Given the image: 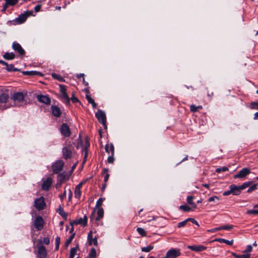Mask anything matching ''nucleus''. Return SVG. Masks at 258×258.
I'll use <instances>...</instances> for the list:
<instances>
[{
	"mask_svg": "<svg viewBox=\"0 0 258 258\" xmlns=\"http://www.w3.org/2000/svg\"><path fill=\"white\" fill-rule=\"evenodd\" d=\"M62 157L65 160L70 159L76 154L74 144L71 141H66L62 149Z\"/></svg>",
	"mask_w": 258,
	"mask_h": 258,
	"instance_id": "obj_1",
	"label": "nucleus"
},
{
	"mask_svg": "<svg viewBox=\"0 0 258 258\" xmlns=\"http://www.w3.org/2000/svg\"><path fill=\"white\" fill-rule=\"evenodd\" d=\"M95 116L98 121L104 126L105 128H106V117L104 112L100 109H98L95 113Z\"/></svg>",
	"mask_w": 258,
	"mask_h": 258,
	"instance_id": "obj_2",
	"label": "nucleus"
},
{
	"mask_svg": "<svg viewBox=\"0 0 258 258\" xmlns=\"http://www.w3.org/2000/svg\"><path fill=\"white\" fill-rule=\"evenodd\" d=\"M87 221L88 218L86 215H85L83 218H80L78 219L70 222V224L72 225V228L70 232H72L74 231V225H81L84 227L86 226L87 224Z\"/></svg>",
	"mask_w": 258,
	"mask_h": 258,
	"instance_id": "obj_3",
	"label": "nucleus"
},
{
	"mask_svg": "<svg viewBox=\"0 0 258 258\" xmlns=\"http://www.w3.org/2000/svg\"><path fill=\"white\" fill-rule=\"evenodd\" d=\"M64 162L62 160L56 161L52 166L53 173L58 174L62 170Z\"/></svg>",
	"mask_w": 258,
	"mask_h": 258,
	"instance_id": "obj_4",
	"label": "nucleus"
},
{
	"mask_svg": "<svg viewBox=\"0 0 258 258\" xmlns=\"http://www.w3.org/2000/svg\"><path fill=\"white\" fill-rule=\"evenodd\" d=\"M38 252L37 257L38 258H45L47 255L46 248L42 244L41 240L38 241Z\"/></svg>",
	"mask_w": 258,
	"mask_h": 258,
	"instance_id": "obj_5",
	"label": "nucleus"
},
{
	"mask_svg": "<svg viewBox=\"0 0 258 258\" xmlns=\"http://www.w3.org/2000/svg\"><path fill=\"white\" fill-rule=\"evenodd\" d=\"M59 130L61 134L64 137H69L71 136V130L69 126L67 123H63L61 125Z\"/></svg>",
	"mask_w": 258,
	"mask_h": 258,
	"instance_id": "obj_6",
	"label": "nucleus"
},
{
	"mask_svg": "<svg viewBox=\"0 0 258 258\" xmlns=\"http://www.w3.org/2000/svg\"><path fill=\"white\" fill-rule=\"evenodd\" d=\"M45 205L44 198L42 197L36 199L34 201V206L36 209L39 211L43 210Z\"/></svg>",
	"mask_w": 258,
	"mask_h": 258,
	"instance_id": "obj_7",
	"label": "nucleus"
},
{
	"mask_svg": "<svg viewBox=\"0 0 258 258\" xmlns=\"http://www.w3.org/2000/svg\"><path fill=\"white\" fill-rule=\"evenodd\" d=\"M180 255V250L178 249H171L167 251L165 256L162 258H176Z\"/></svg>",
	"mask_w": 258,
	"mask_h": 258,
	"instance_id": "obj_8",
	"label": "nucleus"
},
{
	"mask_svg": "<svg viewBox=\"0 0 258 258\" xmlns=\"http://www.w3.org/2000/svg\"><path fill=\"white\" fill-rule=\"evenodd\" d=\"M44 222L43 218L40 216H37L35 219L34 225L38 231H40L43 228Z\"/></svg>",
	"mask_w": 258,
	"mask_h": 258,
	"instance_id": "obj_9",
	"label": "nucleus"
},
{
	"mask_svg": "<svg viewBox=\"0 0 258 258\" xmlns=\"http://www.w3.org/2000/svg\"><path fill=\"white\" fill-rule=\"evenodd\" d=\"M250 173V170L248 168H244L240 170L238 173L233 176V178H242L245 177L247 175Z\"/></svg>",
	"mask_w": 258,
	"mask_h": 258,
	"instance_id": "obj_10",
	"label": "nucleus"
},
{
	"mask_svg": "<svg viewBox=\"0 0 258 258\" xmlns=\"http://www.w3.org/2000/svg\"><path fill=\"white\" fill-rule=\"evenodd\" d=\"M31 12H27L25 13L21 14L14 20L16 24H20L24 23L27 19V17L30 15Z\"/></svg>",
	"mask_w": 258,
	"mask_h": 258,
	"instance_id": "obj_11",
	"label": "nucleus"
},
{
	"mask_svg": "<svg viewBox=\"0 0 258 258\" xmlns=\"http://www.w3.org/2000/svg\"><path fill=\"white\" fill-rule=\"evenodd\" d=\"M13 49L17 52L20 55H24L25 54V50L23 49L21 45L17 42H14L12 45Z\"/></svg>",
	"mask_w": 258,
	"mask_h": 258,
	"instance_id": "obj_12",
	"label": "nucleus"
},
{
	"mask_svg": "<svg viewBox=\"0 0 258 258\" xmlns=\"http://www.w3.org/2000/svg\"><path fill=\"white\" fill-rule=\"evenodd\" d=\"M37 98L39 102L46 105H49L50 104V98L47 95H38L37 96Z\"/></svg>",
	"mask_w": 258,
	"mask_h": 258,
	"instance_id": "obj_13",
	"label": "nucleus"
},
{
	"mask_svg": "<svg viewBox=\"0 0 258 258\" xmlns=\"http://www.w3.org/2000/svg\"><path fill=\"white\" fill-rule=\"evenodd\" d=\"M52 183V179L51 177H47L46 179L43 181L41 188L43 190L47 191L49 189Z\"/></svg>",
	"mask_w": 258,
	"mask_h": 258,
	"instance_id": "obj_14",
	"label": "nucleus"
},
{
	"mask_svg": "<svg viewBox=\"0 0 258 258\" xmlns=\"http://www.w3.org/2000/svg\"><path fill=\"white\" fill-rule=\"evenodd\" d=\"M12 98L15 102H22L24 101V96L22 92H17L14 93Z\"/></svg>",
	"mask_w": 258,
	"mask_h": 258,
	"instance_id": "obj_15",
	"label": "nucleus"
},
{
	"mask_svg": "<svg viewBox=\"0 0 258 258\" xmlns=\"http://www.w3.org/2000/svg\"><path fill=\"white\" fill-rule=\"evenodd\" d=\"M92 235H93V232H92V231H90L89 232V233L88 234V236H87L88 244H89V245H90V246L92 245V244H94V245L97 246L98 244L97 239L96 237L93 238Z\"/></svg>",
	"mask_w": 258,
	"mask_h": 258,
	"instance_id": "obj_16",
	"label": "nucleus"
},
{
	"mask_svg": "<svg viewBox=\"0 0 258 258\" xmlns=\"http://www.w3.org/2000/svg\"><path fill=\"white\" fill-rule=\"evenodd\" d=\"M187 248L191 250L200 252L206 249L207 247L203 245H188Z\"/></svg>",
	"mask_w": 258,
	"mask_h": 258,
	"instance_id": "obj_17",
	"label": "nucleus"
},
{
	"mask_svg": "<svg viewBox=\"0 0 258 258\" xmlns=\"http://www.w3.org/2000/svg\"><path fill=\"white\" fill-rule=\"evenodd\" d=\"M51 112H52V114L56 117H59L60 116L61 114V110H60V109L55 106V105H52L51 106Z\"/></svg>",
	"mask_w": 258,
	"mask_h": 258,
	"instance_id": "obj_18",
	"label": "nucleus"
},
{
	"mask_svg": "<svg viewBox=\"0 0 258 258\" xmlns=\"http://www.w3.org/2000/svg\"><path fill=\"white\" fill-rule=\"evenodd\" d=\"M10 97L8 91L0 94V103H6L9 100Z\"/></svg>",
	"mask_w": 258,
	"mask_h": 258,
	"instance_id": "obj_19",
	"label": "nucleus"
},
{
	"mask_svg": "<svg viewBox=\"0 0 258 258\" xmlns=\"http://www.w3.org/2000/svg\"><path fill=\"white\" fill-rule=\"evenodd\" d=\"M83 184V182H80L75 187L74 194H75V197L77 199H79L81 197V187H82Z\"/></svg>",
	"mask_w": 258,
	"mask_h": 258,
	"instance_id": "obj_20",
	"label": "nucleus"
},
{
	"mask_svg": "<svg viewBox=\"0 0 258 258\" xmlns=\"http://www.w3.org/2000/svg\"><path fill=\"white\" fill-rule=\"evenodd\" d=\"M111 154L107 158V162L108 163L112 164L114 161V147L112 143H111L110 146Z\"/></svg>",
	"mask_w": 258,
	"mask_h": 258,
	"instance_id": "obj_21",
	"label": "nucleus"
},
{
	"mask_svg": "<svg viewBox=\"0 0 258 258\" xmlns=\"http://www.w3.org/2000/svg\"><path fill=\"white\" fill-rule=\"evenodd\" d=\"M229 188L231 189V191L232 192V194L233 195L238 196L241 193L240 189H239V187L237 185L235 184H231L229 186Z\"/></svg>",
	"mask_w": 258,
	"mask_h": 258,
	"instance_id": "obj_22",
	"label": "nucleus"
},
{
	"mask_svg": "<svg viewBox=\"0 0 258 258\" xmlns=\"http://www.w3.org/2000/svg\"><path fill=\"white\" fill-rule=\"evenodd\" d=\"M258 204L253 205V209L248 210L246 211V214L249 215H258Z\"/></svg>",
	"mask_w": 258,
	"mask_h": 258,
	"instance_id": "obj_23",
	"label": "nucleus"
},
{
	"mask_svg": "<svg viewBox=\"0 0 258 258\" xmlns=\"http://www.w3.org/2000/svg\"><path fill=\"white\" fill-rule=\"evenodd\" d=\"M97 216L95 218V220L96 221L100 220L102 219L104 216V210L102 208H98L97 212Z\"/></svg>",
	"mask_w": 258,
	"mask_h": 258,
	"instance_id": "obj_24",
	"label": "nucleus"
},
{
	"mask_svg": "<svg viewBox=\"0 0 258 258\" xmlns=\"http://www.w3.org/2000/svg\"><path fill=\"white\" fill-rule=\"evenodd\" d=\"M86 98L88 102L91 104L93 109H96L97 107V104L95 103L94 100L91 98V97L88 94L86 95Z\"/></svg>",
	"mask_w": 258,
	"mask_h": 258,
	"instance_id": "obj_25",
	"label": "nucleus"
},
{
	"mask_svg": "<svg viewBox=\"0 0 258 258\" xmlns=\"http://www.w3.org/2000/svg\"><path fill=\"white\" fill-rule=\"evenodd\" d=\"M23 74L24 75H27L30 76H34L36 75L40 76L41 73L37 71H24L22 72Z\"/></svg>",
	"mask_w": 258,
	"mask_h": 258,
	"instance_id": "obj_26",
	"label": "nucleus"
},
{
	"mask_svg": "<svg viewBox=\"0 0 258 258\" xmlns=\"http://www.w3.org/2000/svg\"><path fill=\"white\" fill-rule=\"evenodd\" d=\"M3 57L7 60L14 59L15 55L13 52H6L3 55Z\"/></svg>",
	"mask_w": 258,
	"mask_h": 258,
	"instance_id": "obj_27",
	"label": "nucleus"
},
{
	"mask_svg": "<svg viewBox=\"0 0 258 258\" xmlns=\"http://www.w3.org/2000/svg\"><path fill=\"white\" fill-rule=\"evenodd\" d=\"M215 241L219 242L220 243H224L229 245H231L233 243V240H231L230 241L223 239V238H217L215 239Z\"/></svg>",
	"mask_w": 258,
	"mask_h": 258,
	"instance_id": "obj_28",
	"label": "nucleus"
},
{
	"mask_svg": "<svg viewBox=\"0 0 258 258\" xmlns=\"http://www.w3.org/2000/svg\"><path fill=\"white\" fill-rule=\"evenodd\" d=\"M57 212L61 215V216L64 218L65 220H67L68 214L65 212L63 209V208L61 207V206H59V208L57 210Z\"/></svg>",
	"mask_w": 258,
	"mask_h": 258,
	"instance_id": "obj_29",
	"label": "nucleus"
},
{
	"mask_svg": "<svg viewBox=\"0 0 258 258\" xmlns=\"http://www.w3.org/2000/svg\"><path fill=\"white\" fill-rule=\"evenodd\" d=\"M60 98L66 104H68L70 102V98L68 96L67 93H61Z\"/></svg>",
	"mask_w": 258,
	"mask_h": 258,
	"instance_id": "obj_30",
	"label": "nucleus"
},
{
	"mask_svg": "<svg viewBox=\"0 0 258 258\" xmlns=\"http://www.w3.org/2000/svg\"><path fill=\"white\" fill-rule=\"evenodd\" d=\"M193 199H194V197L192 196H188L187 197L186 201L188 204H189L191 206L192 208L194 209H195L197 207V205L195 203H194L192 202Z\"/></svg>",
	"mask_w": 258,
	"mask_h": 258,
	"instance_id": "obj_31",
	"label": "nucleus"
},
{
	"mask_svg": "<svg viewBox=\"0 0 258 258\" xmlns=\"http://www.w3.org/2000/svg\"><path fill=\"white\" fill-rule=\"evenodd\" d=\"M203 108V106L202 105L196 106L194 104H192L190 106V110L192 112H196L199 109H202Z\"/></svg>",
	"mask_w": 258,
	"mask_h": 258,
	"instance_id": "obj_32",
	"label": "nucleus"
},
{
	"mask_svg": "<svg viewBox=\"0 0 258 258\" xmlns=\"http://www.w3.org/2000/svg\"><path fill=\"white\" fill-rule=\"evenodd\" d=\"M6 69L8 72H18L20 71L19 69L15 68L13 64H9L8 63L6 66Z\"/></svg>",
	"mask_w": 258,
	"mask_h": 258,
	"instance_id": "obj_33",
	"label": "nucleus"
},
{
	"mask_svg": "<svg viewBox=\"0 0 258 258\" xmlns=\"http://www.w3.org/2000/svg\"><path fill=\"white\" fill-rule=\"evenodd\" d=\"M179 209L184 212H189L190 211H193L194 210L192 208V207L190 208L186 205H181L179 207Z\"/></svg>",
	"mask_w": 258,
	"mask_h": 258,
	"instance_id": "obj_34",
	"label": "nucleus"
},
{
	"mask_svg": "<svg viewBox=\"0 0 258 258\" xmlns=\"http://www.w3.org/2000/svg\"><path fill=\"white\" fill-rule=\"evenodd\" d=\"M108 169L104 168L103 170L102 174H104V181L107 182L109 177V174L108 173Z\"/></svg>",
	"mask_w": 258,
	"mask_h": 258,
	"instance_id": "obj_35",
	"label": "nucleus"
},
{
	"mask_svg": "<svg viewBox=\"0 0 258 258\" xmlns=\"http://www.w3.org/2000/svg\"><path fill=\"white\" fill-rule=\"evenodd\" d=\"M232 254L235 258H249L250 255V254H244L239 255L234 252H233L232 253Z\"/></svg>",
	"mask_w": 258,
	"mask_h": 258,
	"instance_id": "obj_36",
	"label": "nucleus"
},
{
	"mask_svg": "<svg viewBox=\"0 0 258 258\" xmlns=\"http://www.w3.org/2000/svg\"><path fill=\"white\" fill-rule=\"evenodd\" d=\"M251 184V182L248 181V182H244L241 185H238L239 189H240V191H241V190L244 189L245 188L249 186Z\"/></svg>",
	"mask_w": 258,
	"mask_h": 258,
	"instance_id": "obj_37",
	"label": "nucleus"
},
{
	"mask_svg": "<svg viewBox=\"0 0 258 258\" xmlns=\"http://www.w3.org/2000/svg\"><path fill=\"white\" fill-rule=\"evenodd\" d=\"M251 184V182L248 181V182H244L241 185H238L239 189H240V191H241V190L244 189L245 188L249 186Z\"/></svg>",
	"mask_w": 258,
	"mask_h": 258,
	"instance_id": "obj_38",
	"label": "nucleus"
},
{
	"mask_svg": "<svg viewBox=\"0 0 258 258\" xmlns=\"http://www.w3.org/2000/svg\"><path fill=\"white\" fill-rule=\"evenodd\" d=\"M96 251L94 248H92L87 258H96Z\"/></svg>",
	"mask_w": 258,
	"mask_h": 258,
	"instance_id": "obj_39",
	"label": "nucleus"
},
{
	"mask_svg": "<svg viewBox=\"0 0 258 258\" xmlns=\"http://www.w3.org/2000/svg\"><path fill=\"white\" fill-rule=\"evenodd\" d=\"M53 78L58 80L60 82H64V79L60 75L55 73H52L51 75Z\"/></svg>",
	"mask_w": 258,
	"mask_h": 258,
	"instance_id": "obj_40",
	"label": "nucleus"
},
{
	"mask_svg": "<svg viewBox=\"0 0 258 258\" xmlns=\"http://www.w3.org/2000/svg\"><path fill=\"white\" fill-rule=\"evenodd\" d=\"M137 231L141 236L144 237L146 236V232L142 228L138 227L137 229Z\"/></svg>",
	"mask_w": 258,
	"mask_h": 258,
	"instance_id": "obj_41",
	"label": "nucleus"
},
{
	"mask_svg": "<svg viewBox=\"0 0 258 258\" xmlns=\"http://www.w3.org/2000/svg\"><path fill=\"white\" fill-rule=\"evenodd\" d=\"M77 252V247L71 249L69 258H74Z\"/></svg>",
	"mask_w": 258,
	"mask_h": 258,
	"instance_id": "obj_42",
	"label": "nucleus"
},
{
	"mask_svg": "<svg viewBox=\"0 0 258 258\" xmlns=\"http://www.w3.org/2000/svg\"><path fill=\"white\" fill-rule=\"evenodd\" d=\"M154 248V246L149 245L147 247L142 248V251L143 252H148Z\"/></svg>",
	"mask_w": 258,
	"mask_h": 258,
	"instance_id": "obj_43",
	"label": "nucleus"
},
{
	"mask_svg": "<svg viewBox=\"0 0 258 258\" xmlns=\"http://www.w3.org/2000/svg\"><path fill=\"white\" fill-rule=\"evenodd\" d=\"M7 3V5H9L11 6H13L15 5L19 0H4Z\"/></svg>",
	"mask_w": 258,
	"mask_h": 258,
	"instance_id": "obj_44",
	"label": "nucleus"
},
{
	"mask_svg": "<svg viewBox=\"0 0 258 258\" xmlns=\"http://www.w3.org/2000/svg\"><path fill=\"white\" fill-rule=\"evenodd\" d=\"M75 236V233L72 234L68 239H67L65 242V245L66 246H68L72 241Z\"/></svg>",
	"mask_w": 258,
	"mask_h": 258,
	"instance_id": "obj_45",
	"label": "nucleus"
},
{
	"mask_svg": "<svg viewBox=\"0 0 258 258\" xmlns=\"http://www.w3.org/2000/svg\"><path fill=\"white\" fill-rule=\"evenodd\" d=\"M83 153L84 154V157L83 163L84 164L86 162V160H87V158L88 154V150L87 149V148H84L83 150Z\"/></svg>",
	"mask_w": 258,
	"mask_h": 258,
	"instance_id": "obj_46",
	"label": "nucleus"
},
{
	"mask_svg": "<svg viewBox=\"0 0 258 258\" xmlns=\"http://www.w3.org/2000/svg\"><path fill=\"white\" fill-rule=\"evenodd\" d=\"M229 169L227 167H222L220 168H218L216 169V172L217 173H220L221 172H225L228 171Z\"/></svg>",
	"mask_w": 258,
	"mask_h": 258,
	"instance_id": "obj_47",
	"label": "nucleus"
},
{
	"mask_svg": "<svg viewBox=\"0 0 258 258\" xmlns=\"http://www.w3.org/2000/svg\"><path fill=\"white\" fill-rule=\"evenodd\" d=\"M104 200V198H99L96 202V207L97 208H101L100 207L102 206Z\"/></svg>",
	"mask_w": 258,
	"mask_h": 258,
	"instance_id": "obj_48",
	"label": "nucleus"
},
{
	"mask_svg": "<svg viewBox=\"0 0 258 258\" xmlns=\"http://www.w3.org/2000/svg\"><path fill=\"white\" fill-rule=\"evenodd\" d=\"M55 249L58 250L59 249V246L60 242V238L59 237H56L55 239Z\"/></svg>",
	"mask_w": 258,
	"mask_h": 258,
	"instance_id": "obj_49",
	"label": "nucleus"
},
{
	"mask_svg": "<svg viewBox=\"0 0 258 258\" xmlns=\"http://www.w3.org/2000/svg\"><path fill=\"white\" fill-rule=\"evenodd\" d=\"M250 108L251 109H258V102H252L250 104Z\"/></svg>",
	"mask_w": 258,
	"mask_h": 258,
	"instance_id": "obj_50",
	"label": "nucleus"
},
{
	"mask_svg": "<svg viewBox=\"0 0 258 258\" xmlns=\"http://www.w3.org/2000/svg\"><path fill=\"white\" fill-rule=\"evenodd\" d=\"M66 175L64 173H59L58 175V180L60 182H62L65 180Z\"/></svg>",
	"mask_w": 258,
	"mask_h": 258,
	"instance_id": "obj_51",
	"label": "nucleus"
},
{
	"mask_svg": "<svg viewBox=\"0 0 258 258\" xmlns=\"http://www.w3.org/2000/svg\"><path fill=\"white\" fill-rule=\"evenodd\" d=\"M233 225H226L223 226H221V230H230L233 228Z\"/></svg>",
	"mask_w": 258,
	"mask_h": 258,
	"instance_id": "obj_52",
	"label": "nucleus"
},
{
	"mask_svg": "<svg viewBox=\"0 0 258 258\" xmlns=\"http://www.w3.org/2000/svg\"><path fill=\"white\" fill-rule=\"evenodd\" d=\"M189 220H187V219L181 222H179L177 224V227L178 228H181V227H184L187 223V222H188Z\"/></svg>",
	"mask_w": 258,
	"mask_h": 258,
	"instance_id": "obj_53",
	"label": "nucleus"
},
{
	"mask_svg": "<svg viewBox=\"0 0 258 258\" xmlns=\"http://www.w3.org/2000/svg\"><path fill=\"white\" fill-rule=\"evenodd\" d=\"M59 87L60 93H64L67 92V89L64 85L60 84Z\"/></svg>",
	"mask_w": 258,
	"mask_h": 258,
	"instance_id": "obj_54",
	"label": "nucleus"
},
{
	"mask_svg": "<svg viewBox=\"0 0 258 258\" xmlns=\"http://www.w3.org/2000/svg\"><path fill=\"white\" fill-rule=\"evenodd\" d=\"M70 100H72L73 103L80 102L79 99L76 97H75L74 93L72 94V96L70 98Z\"/></svg>",
	"mask_w": 258,
	"mask_h": 258,
	"instance_id": "obj_55",
	"label": "nucleus"
},
{
	"mask_svg": "<svg viewBox=\"0 0 258 258\" xmlns=\"http://www.w3.org/2000/svg\"><path fill=\"white\" fill-rule=\"evenodd\" d=\"M256 187H257V185L256 184H253L252 185V186H250L249 187V188L247 189V192L248 193H250L251 192H252V191L254 190L255 189H256Z\"/></svg>",
	"mask_w": 258,
	"mask_h": 258,
	"instance_id": "obj_56",
	"label": "nucleus"
},
{
	"mask_svg": "<svg viewBox=\"0 0 258 258\" xmlns=\"http://www.w3.org/2000/svg\"><path fill=\"white\" fill-rule=\"evenodd\" d=\"M110 146H111V143L110 144H107L105 146V150L106 153L108 154L111 153L110 151Z\"/></svg>",
	"mask_w": 258,
	"mask_h": 258,
	"instance_id": "obj_57",
	"label": "nucleus"
},
{
	"mask_svg": "<svg viewBox=\"0 0 258 258\" xmlns=\"http://www.w3.org/2000/svg\"><path fill=\"white\" fill-rule=\"evenodd\" d=\"M252 246L251 245H248L246 246V249L243 251V252L244 253L250 252L252 251Z\"/></svg>",
	"mask_w": 258,
	"mask_h": 258,
	"instance_id": "obj_58",
	"label": "nucleus"
},
{
	"mask_svg": "<svg viewBox=\"0 0 258 258\" xmlns=\"http://www.w3.org/2000/svg\"><path fill=\"white\" fill-rule=\"evenodd\" d=\"M215 200L218 201L219 198L217 196L211 197L208 199L209 202L215 201Z\"/></svg>",
	"mask_w": 258,
	"mask_h": 258,
	"instance_id": "obj_59",
	"label": "nucleus"
},
{
	"mask_svg": "<svg viewBox=\"0 0 258 258\" xmlns=\"http://www.w3.org/2000/svg\"><path fill=\"white\" fill-rule=\"evenodd\" d=\"M187 220H189V221H190L192 223L197 225L198 226H199V224L198 222L195 219L192 218H187Z\"/></svg>",
	"mask_w": 258,
	"mask_h": 258,
	"instance_id": "obj_60",
	"label": "nucleus"
},
{
	"mask_svg": "<svg viewBox=\"0 0 258 258\" xmlns=\"http://www.w3.org/2000/svg\"><path fill=\"white\" fill-rule=\"evenodd\" d=\"M219 230H221V227H220L208 230V232L213 233V232H216L217 231H219Z\"/></svg>",
	"mask_w": 258,
	"mask_h": 258,
	"instance_id": "obj_61",
	"label": "nucleus"
},
{
	"mask_svg": "<svg viewBox=\"0 0 258 258\" xmlns=\"http://www.w3.org/2000/svg\"><path fill=\"white\" fill-rule=\"evenodd\" d=\"M43 242L46 245H48L50 243V239L49 237H44L43 239Z\"/></svg>",
	"mask_w": 258,
	"mask_h": 258,
	"instance_id": "obj_62",
	"label": "nucleus"
},
{
	"mask_svg": "<svg viewBox=\"0 0 258 258\" xmlns=\"http://www.w3.org/2000/svg\"><path fill=\"white\" fill-rule=\"evenodd\" d=\"M66 197V190L64 191L63 193L60 195L59 197L61 201H62Z\"/></svg>",
	"mask_w": 258,
	"mask_h": 258,
	"instance_id": "obj_63",
	"label": "nucleus"
},
{
	"mask_svg": "<svg viewBox=\"0 0 258 258\" xmlns=\"http://www.w3.org/2000/svg\"><path fill=\"white\" fill-rule=\"evenodd\" d=\"M207 95L211 99L214 96V92L213 91H208Z\"/></svg>",
	"mask_w": 258,
	"mask_h": 258,
	"instance_id": "obj_64",
	"label": "nucleus"
}]
</instances>
